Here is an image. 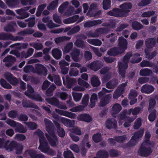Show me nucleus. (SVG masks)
Instances as JSON below:
<instances>
[{"label": "nucleus", "instance_id": "nucleus-11", "mask_svg": "<svg viewBox=\"0 0 158 158\" xmlns=\"http://www.w3.org/2000/svg\"><path fill=\"white\" fill-rule=\"evenodd\" d=\"M77 119L78 120L84 121L87 123L91 122L92 118V117L88 114H81L78 115Z\"/></svg>", "mask_w": 158, "mask_h": 158}, {"label": "nucleus", "instance_id": "nucleus-31", "mask_svg": "<svg viewBox=\"0 0 158 158\" xmlns=\"http://www.w3.org/2000/svg\"><path fill=\"white\" fill-rule=\"evenodd\" d=\"M96 155L99 158H108L109 154L108 152L105 150H100L96 153Z\"/></svg>", "mask_w": 158, "mask_h": 158}, {"label": "nucleus", "instance_id": "nucleus-43", "mask_svg": "<svg viewBox=\"0 0 158 158\" xmlns=\"http://www.w3.org/2000/svg\"><path fill=\"white\" fill-rule=\"evenodd\" d=\"M0 84L1 86L5 89H11L12 87L10 84L3 78L0 79Z\"/></svg>", "mask_w": 158, "mask_h": 158}, {"label": "nucleus", "instance_id": "nucleus-50", "mask_svg": "<svg viewBox=\"0 0 158 158\" xmlns=\"http://www.w3.org/2000/svg\"><path fill=\"white\" fill-rule=\"evenodd\" d=\"M122 107L119 104L116 103L112 107V110L114 113L115 114L118 113L121 110Z\"/></svg>", "mask_w": 158, "mask_h": 158}, {"label": "nucleus", "instance_id": "nucleus-49", "mask_svg": "<svg viewBox=\"0 0 158 158\" xmlns=\"http://www.w3.org/2000/svg\"><path fill=\"white\" fill-rule=\"evenodd\" d=\"M19 0H6V3L9 7H14L18 4Z\"/></svg>", "mask_w": 158, "mask_h": 158}, {"label": "nucleus", "instance_id": "nucleus-45", "mask_svg": "<svg viewBox=\"0 0 158 158\" xmlns=\"http://www.w3.org/2000/svg\"><path fill=\"white\" fill-rule=\"evenodd\" d=\"M150 113L148 117V119L149 121L152 122L155 119L156 117V110L155 109H153Z\"/></svg>", "mask_w": 158, "mask_h": 158}, {"label": "nucleus", "instance_id": "nucleus-47", "mask_svg": "<svg viewBox=\"0 0 158 158\" xmlns=\"http://www.w3.org/2000/svg\"><path fill=\"white\" fill-rule=\"evenodd\" d=\"M144 129H142L136 132L134 134V135L131 137V138H140L144 133Z\"/></svg>", "mask_w": 158, "mask_h": 158}, {"label": "nucleus", "instance_id": "nucleus-17", "mask_svg": "<svg viewBox=\"0 0 158 158\" xmlns=\"http://www.w3.org/2000/svg\"><path fill=\"white\" fill-rule=\"evenodd\" d=\"M15 58L11 55H8L5 57L3 60L4 62H6L5 65L6 66L9 67L12 64L16 61Z\"/></svg>", "mask_w": 158, "mask_h": 158}, {"label": "nucleus", "instance_id": "nucleus-62", "mask_svg": "<svg viewBox=\"0 0 158 158\" xmlns=\"http://www.w3.org/2000/svg\"><path fill=\"white\" fill-rule=\"evenodd\" d=\"M34 135L38 136L39 138H45L43 132L40 129H37L34 133Z\"/></svg>", "mask_w": 158, "mask_h": 158}, {"label": "nucleus", "instance_id": "nucleus-10", "mask_svg": "<svg viewBox=\"0 0 158 158\" xmlns=\"http://www.w3.org/2000/svg\"><path fill=\"white\" fill-rule=\"evenodd\" d=\"M40 145L38 149L41 152L44 153L45 152L49 147L47 142L46 139H39Z\"/></svg>", "mask_w": 158, "mask_h": 158}, {"label": "nucleus", "instance_id": "nucleus-4", "mask_svg": "<svg viewBox=\"0 0 158 158\" xmlns=\"http://www.w3.org/2000/svg\"><path fill=\"white\" fill-rule=\"evenodd\" d=\"M64 85L69 89L71 88L75 84L76 81L74 78H70L68 76H66V79L64 77H62Z\"/></svg>", "mask_w": 158, "mask_h": 158}, {"label": "nucleus", "instance_id": "nucleus-60", "mask_svg": "<svg viewBox=\"0 0 158 158\" xmlns=\"http://www.w3.org/2000/svg\"><path fill=\"white\" fill-rule=\"evenodd\" d=\"M63 155L64 158H75L72 152L70 150L64 151Z\"/></svg>", "mask_w": 158, "mask_h": 158}, {"label": "nucleus", "instance_id": "nucleus-5", "mask_svg": "<svg viewBox=\"0 0 158 158\" xmlns=\"http://www.w3.org/2000/svg\"><path fill=\"white\" fill-rule=\"evenodd\" d=\"M4 76L7 81L12 85L16 86L18 84V80L12 73H6L4 74Z\"/></svg>", "mask_w": 158, "mask_h": 158}, {"label": "nucleus", "instance_id": "nucleus-53", "mask_svg": "<svg viewBox=\"0 0 158 158\" xmlns=\"http://www.w3.org/2000/svg\"><path fill=\"white\" fill-rule=\"evenodd\" d=\"M46 130L51 138H57V137L55 135L53 127L47 128Z\"/></svg>", "mask_w": 158, "mask_h": 158}, {"label": "nucleus", "instance_id": "nucleus-57", "mask_svg": "<svg viewBox=\"0 0 158 158\" xmlns=\"http://www.w3.org/2000/svg\"><path fill=\"white\" fill-rule=\"evenodd\" d=\"M26 125L31 130L36 129L37 127V125L35 123L33 122H27L25 123Z\"/></svg>", "mask_w": 158, "mask_h": 158}, {"label": "nucleus", "instance_id": "nucleus-14", "mask_svg": "<svg viewBox=\"0 0 158 158\" xmlns=\"http://www.w3.org/2000/svg\"><path fill=\"white\" fill-rule=\"evenodd\" d=\"M118 72L119 74L123 78H124L126 76V70L128 68L125 65H123L122 62H119L118 64Z\"/></svg>", "mask_w": 158, "mask_h": 158}, {"label": "nucleus", "instance_id": "nucleus-23", "mask_svg": "<svg viewBox=\"0 0 158 158\" xmlns=\"http://www.w3.org/2000/svg\"><path fill=\"white\" fill-rule=\"evenodd\" d=\"M111 97V94H109L101 98L100 99V106H105L108 104Z\"/></svg>", "mask_w": 158, "mask_h": 158}, {"label": "nucleus", "instance_id": "nucleus-28", "mask_svg": "<svg viewBox=\"0 0 158 158\" xmlns=\"http://www.w3.org/2000/svg\"><path fill=\"white\" fill-rule=\"evenodd\" d=\"M28 153L31 158H45V157L44 155L37 154L36 151L33 150H29Z\"/></svg>", "mask_w": 158, "mask_h": 158}, {"label": "nucleus", "instance_id": "nucleus-9", "mask_svg": "<svg viewBox=\"0 0 158 158\" xmlns=\"http://www.w3.org/2000/svg\"><path fill=\"white\" fill-rule=\"evenodd\" d=\"M116 120L113 118L108 119L106 123V127L109 129L111 128L116 129L117 127Z\"/></svg>", "mask_w": 158, "mask_h": 158}, {"label": "nucleus", "instance_id": "nucleus-24", "mask_svg": "<svg viewBox=\"0 0 158 158\" xmlns=\"http://www.w3.org/2000/svg\"><path fill=\"white\" fill-rule=\"evenodd\" d=\"M61 121L64 126L68 127H73L75 124V121L74 120H71L66 118H62Z\"/></svg>", "mask_w": 158, "mask_h": 158}, {"label": "nucleus", "instance_id": "nucleus-18", "mask_svg": "<svg viewBox=\"0 0 158 158\" xmlns=\"http://www.w3.org/2000/svg\"><path fill=\"white\" fill-rule=\"evenodd\" d=\"M102 65V64L101 62L96 60L90 63L89 65V66L91 69L96 71L100 69Z\"/></svg>", "mask_w": 158, "mask_h": 158}, {"label": "nucleus", "instance_id": "nucleus-39", "mask_svg": "<svg viewBox=\"0 0 158 158\" xmlns=\"http://www.w3.org/2000/svg\"><path fill=\"white\" fill-rule=\"evenodd\" d=\"M152 71L148 68L141 69L139 72L140 76H148L152 74Z\"/></svg>", "mask_w": 158, "mask_h": 158}, {"label": "nucleus", "instance_id": "nucleus-3", "mask_svg": "<svg viewBox=\"0 0 158 158\" xmlns=\"http://www.w3.org/2000/svg\"><path fill=\"white\" fill-rule=\"evenodd\" d=\"M123 10L121 9L114 8L112 10L108 11L107 14L108 15L115 17L123 18L125 17V14H123Z\"/></svg>", "mask_w": 158, "mask_h": 158}, {"label": "nucleus", "instance_id": "nucleus-2", "mask_svg": "<svg viewBox=\"0 0 158 158\" xmlns=\"http://www.w3.org/2000/svg\"><path fill=\"white\" fill-rule=\"evenodd\" d=\"M152 152L151 148L141 145L138 150V154L141 156L147 157L149 156Z\"/></svg>", "mask_w": 158, "mask_h": 158}, {"label": "nucleus", "instance_id": "nucleus-22", "mask_svg": "<svg viewBox=\"0 0 158 158\" xmlns=\"http://www.w3.org/2000/svg\"><path fill=\"white\" fill-rule=\"evenodd\" d=\"M139 139H131L130 141L127 143L122 145L123 148H129L135 146L138 143Z\"/></svg>", "mask_w": 158, "mask_h": 158}, {"label": "nucleus", "instance_id": "nucleus-29", "mask_svg": "<svg viewBox=\"0 0 158 158\" xmlns=\"http://www.w3.org/2000/svg\"><path fill=\"white\" fill-rule=\"evenodd\" d=\"M132 56V53L131 52H130L127 53L124 56L123 58V62L122 63L123 65H125L126 67H128V63L130 58Z\"/></svg>", "mask_w": 158, "mask_h": 158}, {"label": "nucleus", "instance_id": "nucleus-42", "mask_svg": "<svg viewBox=\"0 0 158 158\" xmlns=\"http://www.w3.org/2000/svg\"><path fill=\"white\" fill-rule=\"evenodd\" d=\"M58 0H56L52 1L51 2L47 7L48 10H53L56 8L58 6Z\"/></svg>", "mask_w": 158, "mask_h": 158}, {"label": "nucleus", "instance_id": "nucleus-40", "mask_svg": "<svg viewBox=\"0 0 158 158\" xmlns=\"http://www.w3.org/2000/svg\"><path fill=\"white\" fill-rule=\"evenodd\" d=\"M149 104L148 108V110L149 112H150L156 106V100L153 98H151L149 101Z\"/></svg>", "mask_w": 158, "mask_h": 158}, {"label": "nucleus", "instance_id": "nucleus-58", "mask_svg": "<svg viewBox=\"0 0 158 158\" xmlns=\"http://www.w3.org/2000/svg\"><path fill=\"white\" fill-rule=\"evenodd\" d=\"M80 30V27L79 26H76L73 27L68 32V35L73 34L78 32Z\"/></svg>", "mask_w": 158, "mask_h": 158}, {"label": "nucleus", "instance_id": "nucleus-52", "mask_svg": "<svg viewBox=\"0 0 158 158\" xmlns=\"http://www.w3.org/2000/svg\"><path fill=\"white\" fill-rule=\"evenodd\" d=\"M103 8L104 10H107L111 7L110 0H103L102 2Z\"/></svg>", "mask_w": 158, "mask_h": 158}, {"label": "nucleus", "instance_id": "nucleus-51", "mask_svg": "<svg viewBox=\"0 0 158 158\" xmlns=\"http://www.w3.org/2000/svg\"><path fill=\"white\" fill-rule=\"evenodd\" d=\"M34 50L32 48H30L28 49L27 53H25L24 52H21L22 57L24 55L25 56V58H27L28 57L31 56Z\"/></svg>", "mask_w": 158, "mask_h": 158}, {"label": "nucleus", "instance_id": "nucleus-44", "mask_svg": "<svg viewBox=\"0 0 158 158\" xmlns=\"http://www.w3.org/2000/svg\"><path fill=\"white\" fill-rule=\"evenodd\" d=\"M81 132L80 130L78 128H75L73 131V133L70 134V135L71 138H79L77 136L75 135H81Z\"/></svg>", "mask_w": 158, "mask_h": 158}, {"label": "nucleus", "instance_id": "nucleus-41", "mask_svg": "<svg viewBox=\"0 0 158 158\" xmlns=\"http://www.w3.org/2000/svg\"><path fill=\"white\" fill-rule=\"evenodd\" d=\"M74 45L77 47L83 48L85 47V42L81 39L78 38L74 43Z\"/></svg>", "mask_w": 158, "mask_h": 158}, {"label": "nucleus", "instance_id": "nucleus-19", "mask_svg": "<svg viewBox=\"0 0 158 158\" xmlns=\"http://www.w3.org/2000/svg\"><path fill=\"white\" fill-rule=\"evenodd\" d=\"M80 51V49L74 48L71 53V55L73 60L75 62H79L80 60L79 58Z\"/></svg>", "mask_w": 158, "mask_h": 158}, {"label": "nucleus", "instance_id": "nucleus-46", "mask_svg": "<svg viewBox=\"0 0 158 158\" xmlns=\"http://www.w3.org/2000/svg\"><path fill=\"white\" fill-rule=\"evenodd\" d=\"M11 36L10 33L4 32L0 33V40H10V37Z\"/></svg>", "mask_w": 158, "mask_h": 158}, {"label": "nucleus", "instance_id": "nucleus-15", "mask_svg": "<svg viewBox=\"0 0 158 158\" xmlns=\"http://www.w3.org/2000/svg\"><path fill=\"white\" fill-rule=\"evenodd\" d=\"M154 87L151 85L145 84L141 87V91L142 93L147 94H150L152 93L154 90Z\"/></svg>", "mask_w": 158, "mask_h": 158}, {"label": "nucleus", "instance_id": "nucleus-63", "mask_svg": "<svg viewBox=\"0 0 158 158\" xmlns=\"http://www.w3.org/2000/svg\"><path fill=\"white\" fill-rule=\"evenodd\" d=\"M4 30L5 31L8 32H14L15 31L13 26L10 24H8L5 27Z\"/></svg>", "mask_w": 158, "mask_h": 158}, {"label": "nucleus", "instance_id": "nucleus-56", "mask_svg": "<svg viewBox=\"0 0 158 158\" xmlns=\"http://www.w3.org/2000/svg\"><path fill=\"white\" fill-rule=\"evenodd\" d=\"M89 101V95L88 94H85L83 97L82 101L81 104L85 107H86L88 104Z\"/></svg>", "mask_w": 158, "mask_h": 158}, {"label": "nucleus", "instance_id": "nucleus-20", "mask_svg": "<svg viewBox=\"0 0 158 158\" xmlns=\"http://www.w3.org/2000/svg\"><path fill=\"white\" fill-rule=\"evenodd\" d=\"M102 23V21L100 19L87 21L84 23V27L86 28H89L94 26L101 24Z\"/></svg>", "mask_w": 158, "mask_h": 158}, {"label": "nucleus", "instance_id": "nucleus-21", "mask_svg": "<svg viewBox=\"0 0 158 158\" xmlns=\"http://www.w3.org/2000/svg\"><path fill=\"white\" fill-rule=\"evenodd\" d=\"M156 40L155 38H150L145 40V45L148 48H151L154 47L156 44Z\"/></svg>", "mask_w": 158, "mask_h": 158}, {"label": "nucleus", "instance_id": "nucleus-1", "mask_svg": "<svg viewBox=\"0 0 158 158\" xmlns=\"http://www.w3.org/2000/svg\"><path fill=\"white\" fill-rule=\"evenodd\" d=\"M46 102L52 105L56 106L59 108L66 109L65 106H64L59 102V100L56 97H52L51 98H48L46 99Z\"/></svg>", "mask_w": 158, "mask_h": 158}, {"label": "nucleus", "instance_id": "nucleus-55", "mask_svg": "<svg viewBox=\"0 0 158 158\" xmlns=\"http://www.w3.org/2000/svg\"><path fill=\"white\" fill-rule=\"evenodd\" d=\"M35 31L32 29L27 28L24 29L23 31H21L20 33L23 35H31L34 33Z\"/></svg>", "mask_w": 158, "mask_h": 158}, {"label": "nucleus", "instance_id": "nucleus-27", "mask_svg": "<svg viewBox=\"0 0 158 158\" xmlns=\"http://www.w3.org/2000/svg\"><path fill=\"white\" fill-rule=\"evenodd\" d=\"M142 110L139 106L136 107L134 108H131L128 110V115H130L132 113L133 115L137 116V114L141 113Z\"/></svg>", "mask_w": 158, "mask_h": 158}, {"label": "nucleus", "instance_id": "nucleus-35", "mask_svg": "<svg viewBox=\"0 0 158 158\" xmlns=\"http://www.w3.org/2000/svg\"><path fill=\"white\" fill-rule=\"evenodd\" d=\"M133 29L135 30H139L143 28V26L140 23L136 21H133L131 24Z\"/></svg>", "mask_w": 158, "mask_h": 158}, {"label": "nucleus", "instance_id": "nucleus-13", "mask_svg": "<svg viewBox=\"0 0 158 158\" xmlns=\"http://www.w3.org/2000/svg\"><path fill=\"white\" fill-rule=\"evenodd\" d=\"M123 53L121 50V48L116 47L111 48L107 52L108 55L114 56H117Z\"/></svg>", "mask_w": 158, "mask_h": 158}, {"label": "nucleus", "instance_id": "nucleus-7", "mask_svg": "<svg viewBox=\"0 0 158 158\" xmlns=\"http://www.w3.org/2000/svg\"><path fill=\"white\" fill-rule=\"evenodd\" d=\"M118 46L121 50L124 52L127 48V40L122 36L119 37L118 40Z\"/></svg>", "mask_w": 158, "mask_h": 158}, {"label": "nucleus", "instance_id": "nucleus-48", "mask_svg": "<svg viewBox=\"0 0 158 158\" xmlns=\"http://www.w3.org/2000/svg\"><path fill=\"white\" fill-rule=\"evenodd\" d=\"M27 90L25 92V95L29 98H31V95L34 92V89L31 85L28 84L27 85Z\"/></svg>", "mask_w": 158, "mask_h": 158}, {"label": "nucleus", "instance_id": "nucleus-36", "mask_svg": "<svg viewBox=\"0 0 158 158\" xmlns=\"http://www.w3.org/2000/svg\"><path fill=\"white\" fill-rule=\"evenodd\" d=\"M71 38L68 36H62L56 38L54 40L56 44H58L65 41L69 40Z\"/></svg>", "mask_w": 158, "mask_h": 158}, {"label": "nucleus", "instance_id": "nucleus-37", "mask_svg": "<svg viewBox=\"0 0 158 158\" xmlns=\"http://www.w3.org/2000/svg\"><path fill=\"white\" fill-rule=\"evenodd\" d=\"M35 17L34 15H33L32 17H30L28 19L25 20V22H28V25L29 27H33L35 24Z\"/></svg>", "mask_w": 158, "mask_h": 158}, {"label": "nucleus", "instance_id": "nucleus-8", "mask_svg": "<svg viewBox=\"0 0 158 158\" xmlns=\"http://www.w3.org/2000/svg\"><path fill=\"white\" fill-rule=\"evenodd\" d=\"M55 111L56 113L60 115L66 116L71 118L75 119L77 116V115L75 114L65 110L56 109Z\"/></svg>", "mask_w": 158, "mask_h": 158}, {"label": "nucleus", "instance_id": "nucleus-54", "mask_svg": "<svg viewBox=\"0 0 158 158\" xmlns=\"http://www.w3.org/2000/svg\"><path fill=\"white\" fill-rule=\"evenodd\" d=\"M146 57L149 60H151L156 55V52L154 51L152 53H150L149 52L145 50Z\"/></svg>", "mask_w": 158, "mask_h": 158}, {"label": "nucleus", "instance_id": "nucleus-25", "mask_svg": "<svg viewBox=\"0 0 158 158\" xmlns=\"http://www.w3.org/2000/svg\"><path fill=\"white\" fill-rule=\"evenodd\" d=\"M118 84V80L116 78H113L107 83L106 87L110 89H113L116 87Z\"/></svg>", "mask_w": 158, "mask_h": 158}, {"label": "nucleus", "instance_id": "nucleus-33", "mask_svg": "<svg viewBox=\"0 0 158 158\" xmlns=\"http://www.w3.org/2000/svg\"><path fill=\"white\" fill-rule=\"evenodd\" d=\"M98 100V96L97 94L95 93H93L91 96L90 98V102L91 104L90 105V106L92 108L94 107L96 102Z\"/></svg>", "mask_w": 158, "mask_h": 158}, {"label": "nucleus", "instance_id": "nucleus-32", "mask_svg": "<svg viewBox=\"0 0 158 158\" xmlns=\"http://www.w3.org/2000/svg\"><path fill=\"white\" fill-rule=\"evenodd\" d=\"M140 65L142 67H151L153 68L157 67V65L154 63L151 62L149 61L146 60H143L140 63Z\"/></svg>", "mask_w": 158, "mask_h": 158}, {"label": "nucleus", "instance_id": "nucleus-64", "mask_svg": "<svg viewBox=\"0 0 158 158\" xmlns=\"http://www.w3.org/2000/svg\"><path fill=\"white\" fill-rule=\"evenodd\" d=\"M23 147L22 144L18 143L15 148L16 153L17 154H20L22 153Z\"/></svg>", "mask_w": 158, "mask_h": 158}, {"label": "nucleus", "instance_id": "nucleus-30", "mask_svg": "<svg viewBox=\"0 0 158 158\" xmlns=\"http://www.w3.org/2000/svg\"><path fill=\"white\" fill-rule=\"evenodd\" d=\"M91 84L93 87H96L100 85L101 82L98 77L96 76H92L91 79Z\"/></svg>", "mask_w": 158, "mask_h": 158}, {"label": "nucleus", "instance_id": "nucleus-34", "mask_svg": "<svg viewBox=\"0 0 158 158\" xmlns=\"http://www.w3.org/2000/svg\"><path fill=\"white\" fill-rule=\"evenodd\" d=\"M15 130L16 132L22 133H25L27 131V129L24 127L23 125L19 123L15 127Z\"/></svg>", "mask_w": 158, "mask_h": 158}, {"label": "nucleus", "instance_id": "nucleus-12", "mask_svg": "<svg viewBox=\"0 0 158 158\" xmlns=\"http://www.w3.org/2000/svg\"><path fill=\"white\" fill-rule=\"evenodd\" d=\"M36 72L39 75H46L47 73V70L43 65L39 64L35 68Z\"/></svg>", "mask_w": 158, "mask_h": 158}, {"label": "nucleus", "instance_id": "nucleus-59", "mask_svg": "<svg viewBox=\"0 0 158 158\" xmlns=\"http://www.w3.org/2000/svg\"><path fill=\"white\" fill-rule=\"evenodd\" d=\"M22 104L24 107H33V103L29 101L26 99L23 100Z\"/></svg>", "mask_w": 158, "mask_h": 158}, {"label": "nucleus", "instance_id": "nucleus-16", "mask_svg": "<svg viewBox=\"0 0 158 158\" xmlns=\"http://www.w3.org/2000/svg\"><path fill=\"white\" fill-rule=\"evenodd\" d=\"M18 143L15 141H12L10 143V141L7 140L5 142L4 148L6 150H10V151L13 150V148H16Z\"/></svg>", "mask_w": 158, "mask_h": 158}, {"label": "nucleus", "instance_id": "nucleus-6", "mask_svg": "<svg viewBox=\"0 0 158 158\" xmlns=\"http://www.w3.org/2000/svg\"><path fill=\"white\" fill-rule=\"evenodd\" d=\"M132 7V5L131 2H125L121 5L119 7L123 10V14H125V17H127L129 13L130 12V10Z\"/></svg>", "mask_w": 158, "mask_h": 158}, {"label": "nucleus", "instance_id": "nucleus-26", "mask_svg": "<svg viewBox=\"0 0 158 158\" xmlns=\"http://www.w3.org/2000/svg\"><path fill=\"white\" fill-rule=\"evenodd\" d=\"M52 54L53 57L56 60L60 59L62 56L61 51L58 48H54L52 51Z\"/></svg>", "mask_w": 158, "mask_h": 158}, {"label": "nucleus", "instance_id": "nucleus-38", "mask_svg": "<svg viewBox=\"0 0 158 158\" xmlns=\"http://www.w3.org/2000/svg\"><path fill=\"white\" fill-rule=\"evenodd\" d=\"M87 41L90 44L94 45L99 46L102 44L101 41L98 39H88Z\"/></svg>", "mask_w": 158, "mask_h": 158}, {"label": "nucleus", "instance_id": "nucleus-61", "mask_svg": "<svg viewBox=\"0 0 158 158\" xmlns=\"http://www.w3.org/2000/svg\"><path fill=\"white\" fill-rule=\"evenodd\" d=\"M82 94L81 93H74L72 95L74 101L76 102H78L81 99Z\"/></svg>", "mask_w": 158, "mask_h": 158}]
</instances>
